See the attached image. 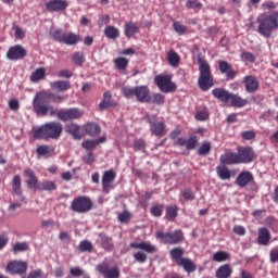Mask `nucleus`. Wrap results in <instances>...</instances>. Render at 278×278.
<instances>
[{
  "label": "nucleus",
  "mask_w": 278,
  "mask_h": 278,
  "mask_svg": "<svg viewBox=\"0 0 278 278\" xmlns=\"http://www.w3.org/2000/svg\"><path fill=\"white\" fill-rule=\"evenodd\" d=\"M229 260V253L225 251H218L213 255V262H227Z\"/></svg>",
  "instance_id": "nucleus-43"
},
{
  "label": "nucleus",
  "mask_w": 278,
  "mask_h": 278,
  "mask_svg": "<svg viewBox=\"0 0 278 278\" xmlns=\"http://www.w3.org/2000/svg\"><path fill=\"white\" fill-rule=\"evenodd\" d=\"M154 81L161 92H175L176 90L175 84L170 81V77L168 76H155Z\"/></svg>",
  "instance_id": "nucleus-10"
},
{
  "label": "nucleus",
  "mask_w": 278,
  "mask_h": 278,
  "mask_svg": "<svg viewBox=\"0 0 278 278\" xmlns=\"http://www.w3.org/2000/svg\"><path fill=\"white\" fill-rule=\"evenodd\" d=\"M150 103H154L155 105H164V94H162V93H153L151 96Z\"/></svg>",
  "instance_id": "nucleus-47"
},
{
  "label": "nucleus",
  "mask_w": 278,
  "mask_h": 278,
  "mask_svg": "<svg viewBox=\"0 0 278 278\" xmlns=\"http://www.w3.org/2000/svg\"><path fill=\"white\" fill-rule=\"evenodd\" d=\"M233 275V269H231V265L225 264L219 266L215 271L216 278H230Z\"/></svg>",
  "instance_id": "nucleus-24"
},
{
  "label": "nucleus",
  "mask_w": 278,
  "mask_h": 278,
  "mask_svg": "<svg viewBox=\"0 0 278 278\" xmlns=\"http://www.w3.org/2000/svg\"><path fill=\"white\" fill-rule=\"evenodd\" d=\"M167 62L169 66L177 68V66H179V62H181V58H179V54L175 52V50H169L167 52Z\"/></svg>",
  "instance_id": "nucleus-34"
},
{
  "label": "nucleus",
  "mask_w": 278,
  "mask_h": 278,
  "mask_svg": "<svg viewBox=\"0 0 278 278\" xmlns=\"http://www.w3.org/2000/svg\"><path fill=\"white\" fill-rule=\"evenodd\" d=\"M7 273L10 275H23L27 273V262L11 261L7 265Z\"/></svg>",
  "instance_id": "nucleus-11"
},
{
  "label": "nucleus",
  "mask_w": 278,
  "mask_h": 278,
  "mask_svg": "<svg viewBox=\"0 0 278 278\" xmlns=\"http://www.w3.org/2000/svg\"><path fill=\"white\" fill-rule=\"evenodd\" d=\"M36 152L40 157H51V155H53V148L49 146H39Z\"/></svg>",
  "instance_id": "nucleus-39"
},
{
  "label": "nucleus",
  "mask_w": 278,
  "mask_h": 278,
  "mask_svg": "<svg viewBox=\"0 0 278 278\" xmlns=\"http://www.w3.org/2000/svg\"><path fill=\"white\" fill-rule=\"evenodd\" d=\"M156 238L162 240L165 244H179L184 242V232H181V230H175L174 232L157 231Z\"/></svg>",
  "instance_id": "nucleus-8"
},
{
  "label": "nucleus",
  "mask_w": 278,
  "mask_h": 278,
  "mask_svg": "<svg viewBox=\"0 0 278 278\" xmlns=\"http://www.w3.org/2000/svg\"><path fill=\"white\" fill-rule=\"evenodd\" d=\"M70 273L72 275V277H81V275H84V269L79 268V267H72L70 269Z\"/></svg>",
  "instance_id": "nucleus-63"
},
{
  "label": "nucleus",
  "mask_w": 278,
  "mask_h": 278,
  "mask_svg": "<svg viewBox=\"0 0 278 278\" xmlns=\"http://www.w3.org/2000/svg\"><path fill=\"white\" fill-rule=\"evenodd\" d=\"M112 106H114V102H112V93H110V91H105L103 100L99 104V110L103 112V110H108V108Z\"/></svg>",
  "instance_id": "nucleus-33"
},
{
  "label": "nucleus",
  "mask_w": 278,
  "mask_h": 278,
  "mask_svg": "<svg viewBox=\"0 0 278 278\" xmlns=\"http://www.w3.org/2000/svg\"><path fill=\"white\" fill-rule=\"evenodd\" d=\"M98 144H99V141L87 140L81 143V147H83V149H86L87 151H92L93 149H97Z\"/></svg>",
  "instance_id": "nucleus-51"
},
{
  "label": "nucleus",
  "mask_w": 278,
  "mask_h": 278,
  "mask_svg": "<svg viewBox=\"0 0 278 278\" xmlns=\"http://www.w3.org/2000/svg\"><path fill=\"white\" fill-rule=\"evenodd\" d=\"M80 127L77 124H68L65 126L66 134H71L75 140H81Z\"/></svg>",
  "instance_id": "nucleus-31"
},
{
  "label": "nucleus",
  "mask_w": 278,
  "mask_h": 278,
  "mask_svg": "<svg viewBox=\"0 0 278 278\" xmlns=\"http://www.w3.org/2000/svg\"><path fill=\"white\" fill-rule=\"evenodd\" d=\"M241 59L244 60L245 62H255V55L247 51L241 53Z\"/></svg>",
  "instance_id": "nucleus-60"
},
{
  "label": "nucleus",
  "mask_w": 278,
  "mask_h": 278,
  "mask_svg": "<svg viewBox=\"0 0 278 278\" xmlns=\"http://www.w3.org/2000/svg\"><path fill=\"white\" fill-rule=\"evenodd\" d=\"M100 244L104 251H112L114 249V242H112V238L100 235Z\"/></svg>",
  "instance_id": "nucleus-36"
},
{
  "label": "nucleus",
  "mask_w": 278,
  "mask_h": 278,
  "mask_svg": "<svg viewBox=\"0 0 278 278\" xmlns=\"http://www.w3.org/2000/svg\"><path fill=\"white\" fill-rule=\"evenodd\" d=\"M73 212L77 214H86L92 210V201L88 197H79L73 200L71 204Z\"/></svg>",
  "instance_id": "nucleus-5"
},
{
  "label": "nucleus",
  "mask_w": 278,
  "mask_h": 278,
  "mask_svg": "<svg viewBox=\"0 0 278 278\" xmlns=\"http://www.w3.org/2000/svg\"><path fill=\"white\" fill-rule=\"evenodd\" d=\"M229 103L232 108H244L249 101L247 99H242V97L238 94L230 93Z\"/></svg>",
  "instance_id": "nucleus-32"
},
{
  "label": "nucleus",
  "mask_w": 278,
  "mask_h": 278,
  "mask_svg": "<svg viewBox=\"0 0 278 278\" xmlns=\"http://www.w3.org/2000/svg\"><path fill=\"white\" fill-rule=\"evenodd\" d=\"M129 247L130 249H140L141 251H146V253H155L157 251L155 245L149 242H131Z\"/></svg>",
  "instance_id": "nucleus-23"
},
{
  "label": "nucleus",
  "mask_w": 278,
  "mask_h": 278,
  "mask_svg": "<svg viewBox=\"0 0 278 278\" xmlns=\"http://www.w3.org/2000/svg\"><path fill=\"white\" fill-rule=\"evenodd\" d=\"M244 84L247 92H255L260 88V80L255 76H245Z\"/></svg>",
  "instance_id": "nucleus-20"
},
{
  "label": "nucleus",
  "mask_w": 278,
  "mask_h": 278,
  "mask_svg": "<svg viewBox=\"0 0 278 278\" xmlns=\"http://www.w3.org/2000/svg\"><path fill=\"white\" fill-rule=\"evenodd\" d=\"M122 91H123L124 97H126V99H129V98L136 96V88L124 87V88H122Z\"/></svg>",
  "instance_id": "nucleus-56"
},
{
  "label": "nucleus",
  "mask_w": 278,
  "mask_h": 278,
  "mask_svg": "<svg viewBox=\"0 0 278 278\" xmlns=\"http://www.w3.org/2000/svg\"><path fill=\"white\" fill-rule=\"evenodd\" d=\"M197 144H199V139H197V136H191L187 139L186 149L192 151V149H197Z\"/></svg>",
  "instance_id": "nucleus-50"
},
{
  "label": "nucleus",
  "mask_w": 278,
  "mask_h": 278,
  "mask_svg": "<svg viewBox=\"0 0 278 278\" xmlns=\"http://www.w3.org/2000/svg\"><path fill=\"white\" fill-rule=\"evenodd\" d=\"M186 8L189 10H201V8H203V3L199 0H187Z\"/></svg>",
  "instance_id": "nucleus-46"
},
{
  "label": "nucleus",
  "mask_w": 278,
  "mask_h": 278,
  "mask_svg": "<svg viewBox=\"0 0 278 278\" xmlns=\"http://www.w3.org/2000/svg\"><path fill=\"white\" fill-rule=\"evenodd\" d=\"M12 190L13 194H18L21 192V176L16 175L13 177Z\"/></svg>",
  "instance_id": "nucleus-45"
},
{
  "label": "nucleus",
  "mask_w": 278,
  "mask_h": 278,
  "mask_svg": "<svg viewBox=\"0 0 278 278\" xmlns=\"http://www.w3.org/2000/svg\"><path fill=\"white\" fill-rule=\"evenodd\" d=\"M45 101H49L47 98H41L40 92L37 93L33 100V108L36 114L40 116H58V110L53 105L45 104Z\"/></svg>",
  "instance_id": "nucleus-3"
},
{
  "label": "nucleus",
  "mask_w": 278,
  "mask_h": 278,
  "mask_svg": "<svg viewBox=\"0 0 278 278\" xmlns=\"http://www.w3.org/2000/svg\"><path fill=\"white\" fill-rule=\"evenodd\" d=\"M13 29L15 31V38H17L18 40H23V38H25V30H23V28L18 26H13Z\"/></svg>",
  "instance_id": "nucleus-59"
},
{
  "label": "nucleus",
  "mask_w": 278,
  "mask_h": 278,
  "mask_svg": "<svg viewBox=\"0 0 278 278\" xmlns=\"http://www.w3.org/2000/svg\"><path fill=\"white\" fill-rule=\"evenodd\" d=\"M241 137L243 138V140H253V138H255V131L253 130H247L241 132Z\"/></svg>",
  "instance_id": "nucleus-62"
},
{
  "label": "nucleus",
  "mask_w": 278,
  "mask_h": 278,
  "mask_svg": "<svg viewBox=\"0 0 278 278\" xmlns=\"http://www.w3.org/2000/svg\"><path fill=\"white\" fill-rule=\"evenodd\" d=\"M269 260L273 264L278 262V248H274L270 250Z\"/></svg>",
  "instance_id": "nucleus-61"
},
{
  "label": "nucleus",
  "mask_w": 278,
  "mask_h": 278,
  "mask_svg": "<svg viewBox=\"0 0 278 278\" xmlns=\"http://www.w3.org/2000/svg\"><path fill=\"white\" fill-rule=\"evenodd\" d=\"M116 179V173L112 169L104 172L102 177V188L104 192H110L112 181Z\"/></svg>",
  "instance_id": "nucleus-17"
},
{
  "label": "nucleus",
  "mask_w": 278,
  "mask_h": 278,
  "mask_svg": "<svg viewBox=\"0 0 278 278\" xmlns=\"http://www.w3.org/2000/svg\"><path fill=\"white\" fill-rule=\"evenodd\" d=\"M210 151H212V143H210L208 141H204L198 149V155H207Z\"/></svg>",
  "instance_id": "nucleus-44"
},
{
  "label": "nucleus",
  "mask_w": 278,
  "mask_h": 278,
  "mask_svg": "<svg viewBox=\"0 0 278 278\" xmlns=\"http://www.w3.org/2000/svg\"><path fill=\"white\" fill-rule=\"evenodd\" d=\"M186 253V250L184 248H174L170 250L169 255L176 264H179L182 262L186 257H184V254Z\"/></svg>",
  "instance_id": "nucleus-30"
},
{
  "label": "nucleus",
  "mask_w": 278,
  "mask_h": 278,
  "mask_svg": "<svg viewBox=\"0 0 278 278\" xmlns=\"http://www.w3.org/2000/svg\"><path fill=\"white\" fill-rule=\"evenodd\" d=\"M85 131L88 136H99L101 134V126L97 123H89L85 126Z\"/></svg>",
  "instance_id": "nucleus-35"
},
{
  "label": "nucleus",
  "mask_w": 278,
  "mask_h": 278,
  "mask_svg": "<svg viewBox=\"0 0 278 278\" xmlns=\"http://www.w3.org/2000/svg\"><path fill=\"white\" fill-rule=\"evenodd\" d=\"M83 116L84 111L77 108L62 109L56 113V117L59 118V121H63L64 123L68 121H79V118H81Z\"/></svg>",
  "instance_id": "nucleus-6"
},
{
  "label": "nucleus",
  "mask_w": 278,
  "mask_h": 278,
  "mask_svg": "<svg viewBox=\"0 0 278 278\" xmlns=\"http://www.w3.org/2000/svg\"><path fill=\"white\" fill-rule=\"evenodd\" d=\"M73 62L77 66H81V64H84V62H86V56H84V53H81V52H75L73 54Z\"/></svg>",
  "instance_id": "nucleus-49"
},
{
  "label": "nucleus",
  "mask_w": 278,
  "mask_h": 278,
  "mask_svg": "<svg viewBox=\"0 0 278 278\" xmlns=\"http://www.w3.org/2000/svg\"><path fill=\"white\" fill-rule=\"evenodd\" d=\"M115 68L117 71H127V67L129 66V60L126 58L119 56L114 60Z\"/></svg>",
  "instance_id": "nucleus-40"
},
{
  "label": "nucleus",
  "mask_w": 278,
  "mask_h": 278,
  "mask_svg": "<svg viewBox=\"0 0 278 278\" xmlns=\"http://www.w3.org/2000/svg\"><path fill=\"white\" fill-rule=\"evenodd\" d=\"M104 34H105L106 38H110L111 40H116V38H118V36H121L118 28H116L114 26H108L104 29Z\"/></svg>",
  "instance_id": "nucleus-41"
},
{
  "label": "nucleus",
  "mask_w": 278,
  "mask_h": 278,
  "mask_svg": "<svg viewBox=\"0 0 278 278\" xmlns=\"http://www.w3.org/2000/svg\"><path fill=\"white\" fill-rule=\"evenodd\" d=\"M174 30L176 31V34H179V36H184V34L187 31V28L184 24H181L179 22H175Z\"/></svg>",
  "instance_id": "nucleus-55"
},
{
  "label": "nucleus",
  "mask_w": 278,
  "mask_h": 278,
  "mask_svg": "<svg viewBox=\"0 0 278 278\" xmlns=\"http://www.w3.org/2000/svg\"><path fill=\"white\" fill-rule=\"evenodd\" d=\"M135 97L140 103H151V91L147 86H138L135 88Z\"/></svg>",
  "instance_id": "nucleus-13"
},
{
  "label": "nucleus",
  "mask_w": 278,
  "mask_h": 278,
  "mask_svg": "<svg viewBox=\"0 0 278 278\" xmlns=\"http://www.w3.org/2000/svg\"><path fill=\"white\" fill-rule=\"evenodd\" d=\"M219 162H222V164H240V161L238 159V153H233V152H226L224 154L220 155L219 157Z\"/></svg>",
  "instance_id": "nucleus-22"
},
{
  "label": "nucleus",
  "mask_w": 278,
  "mask_h": 278,
  "mask_svg": "<svg viewBox=\"0 0 278 278\" xmlns=\"http://www.w3.org/2000/svg\"><path fill=\"white\" fill-rule=\"evenodd\" d=\"M178 266H182L186 273H194V270H197V265H194V262H192L190 258H182Z\"/></svg>",
  "instance_id": "nucleus-37"
},
{
  "label": "nucleus",
  "mask_w": 278,
  "mask_h": 278,
  "mask_svg": "<svg viewBox=\"0 0 278 278\" xmlns=\"http://www.w3.org/2000/svg\"><path fill=\"white\" fill-rule=\"evenodd\" d=\"M257 242L262 247H268V242H270V231L267 228L258 229Z\"/></svg>",
  "instance_id": "nucleus-26"
},
{
  "label": "nucleus",
  "mask_w": 278,
  "mask_h": 278,
  "mask_svg": "<svg viewBox=\"0 0 278 278\" xmlns=\"http://www.w3.org/2000/svg\"><path fill=\"white\" fill-rule=\"evenodd\" d=\"M212 94L215 97V99L222 101V103H229L231 92L223 88H216L212 90Z\"/></svg>",
  "instance_id": "nucleus-21"
},
{
  "label": "nucleus",
  "mask_w": 278,
  "mask_h": 278,
  "mask_svg": "<svg viewBox=\"0 0 278 278\" xmlns=\"http://www.w3.org/2000/svg\"><path fill=\"white\" fill-rule=\"evenodd\" d=\"M79 250L83 252L92 251V243L88 240H84L79 243Z\"/></svg>",
  "instance_id": "nucleus-57"
},
{
  "label": "nucleus",
  "mask_w": 278,
  "mask_h": 278,
  "mask_svg": "<svg viewBox=\"0 0 278 278\" xmlns=\"http://www.w3.org/2000/svg\"><path fill=\"white\" fill-rule=\"evenodd\" d=\"M253 174L251 172H241L237 177V184L241 188H244V186H249V184H251Z\"/></svg>",
  "instance_id": "nucleus-25"
},
{
  "label": "nucleus",
  "mask_w": 278,
  "mask_h": 278,
  "mask_svg": "<svg viewBox=\"0 0 278 278\" xmlns=\"http://www.w3.org/2000/svg\"><path fill=\"white\" fill-rule=\"evenodd\" d=\"M178 212L179 207H177V205L167 206L165 218H167L168 220H175Z\"/></svg>",
  "instance_id": "nucleus-42"
},
{
  "label": "nucleus",
  "mask_w": 278,
  "mask_h": 278,
  "mask_svg": "<svg viewBox=\"0 0 278 278\" xmlns=\"http://www.w3.org/2000/svg\"><path fill=\"white\" fill-rule=\"evenodd\" d=\"M27 55V50L23 48V46H14L11 47L7 53L8 60L16 61L23 60Z\"/></svg>",
  "instance_id": "nucleus-14"
},
{
  "label": "nucleus",
  "mask_w": 278,
  "mask_h": 278,
  "mask_svg": "<svg viewBox=\"0 0 278 278\" xmlns=\"http://www.w3.org/2000/svg\"><path fill=\"white\" fill-rule=\"evenodd\" d=\"M140 31V28L138 25L134 22H126L125 23V28H124V34L126 38H132V36H136Z\"/></svg>",
  "instance_id": "nucleus-27"
},
{
  "label": "nucleus",
  "mask_w": 278,
  "mask_h": 278,
  "mask_svg": "<svg viewBox=\"0 0 278 278\" xmlns=\"http://www.w3.org/2000/svg\"><path fill=\"white\" fill-rule=\"evenodd\" d=\"M55 188H58V186H55V184L51 180H45L41 184V189L46 190L47 192H51V191L55 190Z\"/></svg>",
  "instance_id": "nucleus-52"
},
{
  "label": "nucleus",
  "mask_w": 278,
  "mask_h": 278,
  "mask_svg": "<svg viewBox=\"0 0 278 278\" xmlns=\"http://www.w3.org/2000/svg\"><path fill=\"white\" fill-rule=\"evenodd\" d=\"M150 212H151L152 216H155L156 218H160V216H162V214L164 212V205L156 204V205L151 207Z\"/></svg>",
  "instance_id": "nucleus-48"
},
{
  "label": "nucleus",
  "mask_w": 278,
  "mask_h": 278,
  "mask_svg": "<svg viewBox=\"0 0 278 278\" xmlns=\"http://www.w3.org/2000/svg\"><path fill=\"white\" fill-rule=\"evenodd\" d=\"M257 31L261 36H264L265 38H270L273 36V30L275 29L270 20L266 14H261L257 16Z\"/></svg>",
  "instance_id": "nucleus-9"
},
{
  "label": "nucleus",
  "mask_w": 278,
  "mask_h": 278,
  "mask_svg": "<svg viewBox=\"0 0 278 278\" xmlns=\"http://www.w3.org/2000/svg\"><path fill=\"white\" fill-rule=\"evenodd\" d=\"M39 97L53 103H60V101H66L68 99V96H59L50 91H41L39 92Z\"/></svg>",
  "instance_id": "nucleus-19"
},
{
  "label": "nucleus",
  "mask_w": 278,
  "mask_h": 278,
  "mask_svg": "<svg viewBox=\"0 0 278 278\" xmlns=\"http://www.w3.org/2000/svg\"><path fill=\"white\" fill-rule=\"evenodd\" d=\"M46 8L49 12H60L68 8V3L65 0H50L46 3Z\"/></svg>",
  "instance_id": "nucleus-18"
},
{
  "label": "nucleus",
  "mask_w": 278,
  "mask_h": 278,
  "mask_svg": "<svg viewBox=\"0 0 278 278\" xmlns=\"http://www.w3.org/2000/svg\"><path fill=\"white\" fill-rule=\"evenodd\" d=\"M45 75H47V70H45V67H39L30 75V80L36 84L41 79H45Z\"/></svg>",
  "instance_id": "nucleus-38"
},
{
  "label": "nucleus",
  "mask_w": 278,
  "mask_h": 278,
  "mask_svg": "<svg viewBox=\"0 0 278 278\" xmlns=\"http://www.w3.org/2000/svg\"><path fill=\"white\" fill-rule=\"evenodd\" d=\"M42 276V270L36 269L34 271H30L28 276H24L23 278H40Z\"/></svg>",
  "instance_id": "nucleus-64"
},
{
  "label": "nucleus",
  "mask_w": 278,
  "mask_h": 278,
  "mask_svg": "<svg viewBox=\"0 0 278 278\" xmlns=\"http://www.w3.org/2000/svg\"><path fill=\"white\" fill-rule=\"evenodd\" d=\"M146 118L150 125V131L157 136L159 138H162L166 136V124L164 122H157V115H146Z\"/></svg>",
  "instance_id": "nucleus-7"
},
{
  "label": "nucleus",
  "mask_w": 278,
  "mask_h": 278,
  "mask_svg": "<svg viewBox=\"0 0 278 278\" xmlns=\"http://www.w3.org/2000/svg\"><path fill=\"white\" fill-rule=\"evenodd\" d=\"M53 90H59L60 92H66L71 89V81L68 80H55L50 84Z\"/></svg>",
  "instance_id": "nucleus-29"
},
{
  "label": "nucleus",
  "mask_w": 278,
  "mask_h": 278,
  "mask_svg": "<svg viewBox=\"0 0 278 278\" xmlns=\"http://www.w3.org/2000/svg\"><path fill=\"white\" fill-rule=\"evenodd\" d=\"M28 249H29V245L27 244V242H18V243H15V245L13 247L14 253H21L23 251H27Z\"/></svg>",
  "instance_id": "nucleus-53"
},
{
  "label": "nucleus",
  "mask_w": 278,
  "mask_h": 278,
  "mask_svg": "<svg viewBox=\"0 0 278 278\" xmlns=\"http://www.w3.org/2000/svg\"><path fill=\"white\" fill-rule=\"evenodd\" d=\"M24 177L26 179L28 188H30L31 190H38V178L36 177L34 170L29 168L24 169Z\"/></svg>",
  "instance_id": "nucleus-16"
},
{
  "label": "nucleus",
  "mask_w": 278,
  "mask_h": 278,
  "mask_svg": "<svg viewBox=\"0 0 278 278\" xmlns=\"http://www.w3.org/2000/svg\"><path fill=\"white\" fill-rule=\"evenodd\" d=\"M52 37L54 40H56V42H60L61 45H66L67 47H74V45L81 42V37H79V35L71 31H64L61 29L55 30L52 34Z\"/></svg>",
  "instance_id": "nucleus-4"
},
{
  "label": "nucleus",
  "mask_w": 278,
  "mask_h": 278,
  "mask_svg": "<svg viewBox=\"0 0 278 278\" xmlns=\"http://www.w3.org/2000/svg\"><path fill=\"white\" fill-rule=\"evenodd\" d=\"M64 127L58 122H49L39 128H34V138L58 140L62 136Z\"/></svg>",
  "instance_id": "nucleus-1"
},
{
  "label": "nucleus",
  "mask_w": 278,
  "mask_h": 278,
  "mask_svg": "<svg viewBox=\"0 0 278 278\" xmlns=\"http://www.w3.org/2000/svg\"><path fill=\"white\" fill-rule=\"evenodd\" d=\"M134 258L136 262H140V264H144L147 262V254L144 252H137L134 254Z\"/></svg>",
  "instance_id": "nucleus-58"
},
{
  "label": "nucleus",
  "mask_w": 278,
  "mask_h": 278,
  "mask_svg": "<svg viewBox=\"0 0 278 278\" xmlns=\"http://www.w3.org/2000/svg\"><path fill=\"white\" fill-rule=\"evenodd\" d=\"M98 273L103 275L105 278H119L121 277V269L118 267H113L110 269L108 263H102L97 266Z\"/></svg>",
  "instance_id": "nucleus-12"
},
{
  "label": "nucleus",
  "mask_w": 278,
  "mask_h": 278,
  "mask_svg": "<svg viewBox=\"0 0 278 278\" xmlns=\"http://www.w3.org/2000/svg\"><path fill=\"white\" fill-rule=\"evenodd\" d=\"M198 66H199V78L198 86L204 92L207 91L212 86H214V77H212V67L203 56H198Z\"/></svg>",
  "instance_id": "nucleus-2"
},
{
  "label": "nucleus",
  "mask_w": 278,
  "mask_h": 278,
  "mask_svg": "<svg viewBox=\"0 0 278 278\" xmlns=\"http://www.w3.org/2000/svg\"><path fill=\"white\" fill-rule=\"evenodd\" d=\"M267 18L271 23V26H274L275 29H278V11L267 15Z\"/></svg>",
  "instance_id": "nucleus-54"
},
{
  "label": "nucleus",
  "mask_w": 278,
  "mask_h": 278,
  "mask_svg": "<svg viewBox=\"0 0 278 278\" xmlns=\"http://www.w3.org/2000/svg\"><path fill=\"white\" fill-rule=\"evenodd\" d=\"M239 159V164H249L255 160V153L251 148H241L237 153Z\"/></svg>",
  "instance_id": "nucleus-15"
},
{
  "label": "nucleus",
  "mask_w": 278,
  "mask_h": 278,
  "mask_svg": "<svg viewBox=\"0 0 278 278\" xmlns=\"http://www.w3.org/2000/svg\"><path fill=\"white\" fill-rule=\"evenodd\" d=\"M217 177L222 179L223 181H227L231 179V169L225 165H218L216 167Z\"/></svg>",
  "instance_id": "nucleus-28"
}]
</instances>
